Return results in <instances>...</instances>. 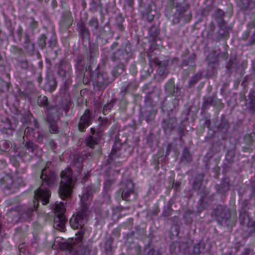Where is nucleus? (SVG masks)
<instances>
[{
	"instance_id": "obj_19",
	"label": "nucleus",
	"mask_w": 255,
	"mask_h": 255,
	"mask_svg": "<svg viewBox=\"0 0 255 255\" xmlns=\"http://www.w3.org/2000/svg\"><path fill=\"white\" fill-rule=\"evenodd\" d=\"M188 6L185 5L181 7L179 13V17L182 19L185 22H188L192 18V14L190 11L188 10Z\"/></svg>"
},
{
	"instance_id": "obj_58",
	"label": "nucleus",
	"mask_w": 255,
	"mask_h": 255,
	"mask_svg": "<svg viewBox=\"0 0 255 255\" xmlns=\"http://www.w3.org/2000/svg\"><path fill=\"white\" fill-rule=\"evenodd\" d=\"M24 43H29V42L31 41L29 34L27 31H25L24 33Z\"/></svg>"
},
{
	"instance_id": "obj_61",
	"label": "nucleus",
	"mask_w": 255,
	"mask_h": 255,
	"mask_svg": "<svg viewBox=\"0 0 255 255\" xmlns=\"http://www.w3.org/2000/svg\"><path fill=\"white\" fill-rule=\"evenodd\" d=\"M172 186L175 190L178 191L180 188V182L178 181L174 182Z\"/></svg>"
},
{
	"instance_id": "obj_44",
	"label": "nucleus",
	"mask_w": 255,
	"mask_h": 255,
	"mask_svg": "<svg viewBox=\"0 0 255 255\" xmlns=\"http://www.w3.org/2000/svg\"><path fill=\"white\" fill-rule=\"evenodd\" d=\"M3 181L5 182V187L8 189H10L11 188V186L13 184V181L11 178V177L9 175H6L3 178Z\"/></svg>"
},
{
	"instance_id": "obj_32",
	"label": "nucleus",
	"mask_w": 255,
	"mask_h": 255,
	"mask_svg": "<svg viewBox=\"0 0 255 255\" xmlns=\"http://www.w3.org/2000/svg\"><path fill=\"white\" fill-rule=\"evenodd\" d=\"M47 38V36L44 34H41L38 38L37 44L41 49H44L46 48Z\"/></svg>"
},
{
	"instance_id": "obj_22",
	"label": "nucleus",
	"mask_w": 255,
	"mask_h": 255,
	"mask_svg": "<svg viewBox=\"0 0 255 255\" xmlns=\"http://www.w3.org/2000/svg\"><path fill=\"white\" fill-rule=\"evenodd\" d=\"M84 232L82 231H79L78 234H76L75 241L72 243H67L66 245V249L67 250L72 251L74 249V246L76 244V242L77 243H80L82 242L83 238Z\"/></svg>"
},
{
	"instance_id": "obj_36",
	"label": "nucleus",
	"mask_w": 255,
	"mask_h": 255,
	"mask_svg": "<svg viewBox=\"0 0 255 255\" xmlns=\"http://www.w3.org/2000/svg\"><path fill=\"white\" fill-rule=\"evenodd\" d=\"M88 24L92 27V30H96L100 26L98 19L95 17H91L89 21Z\"/></svg>"
},
{
	"instance_id": "obj_23",
	"label": "nucleus",
	"mask_w": 255,
	"mask_h": 255,
	"mask_svg": "<svg viewBox=\"0 0 255 255\" xmlns=\"http://www.w3.org/2000/svg\"><path fill=\"white\" fill-rule=\"evenodd\" d=\"M121 145L120 144H115L110 154V158L112 160H115L120 157V151Z\"/></svg>"
},
{
	"instance_id": "obj_1",
	"label": "nucleus",
	"mask_w": 255,
	"mask_h": 255,
	"mask_svg": "<svg viewBox=\"0 0 255 255\" xmlns=\"http://www.w3.org/2000/svg\"><path fill=\"white\" fill-rule=\"evenodd\" d=\"M95 192L93 186H88L86 188L85 193L81 198V204L79 209L75 216H73L70 220V224L74 229L82 228L88 220V216L90 213L89 205L86 201L92 199L93 193Z\"/></svg>"
},
{
	"instance_id": "obj_9",
	"label": "nucleus",
	"mask_w": 255,
	"mask_h": 255,
	"mask_svg": "<svg viewBox=\"0 0 255 255\" xmlns=\"http://www.w3.org/2000/svg\"><path fill=\"white\" fill-rule=\"evenodd\" d=\"M91 114L89 110L86 109L83 115L81 117L78 124V129L82 132L85 131V129L90 125Z\"/></svg>"
},
{
	"instance_id": "obj_7",
	"label": "nucleus",
	"mask_w": 255,
	"mask_h": 255,
	"mask_svg": "<svg viewBox=\"0 0 255 255\" xmlns=\"http://www.w3.org/2000/svg\"><path fill=\"white\" fill-rule=\"evenodd\" d=\"M40 178L42 185L52 187L56 184L57 176L54 171L45 166L41 170Z\"/></svg>"
},
{
	"instance_id": "obj_56",
	"label": "nucleus",
	"mask_w": 255,
	"mask_h": 255,
	"mask_svg": "<svg viewBox=\"0 0 255 255\" xmlns=\"http://www.w3.org/2000/svg\"><path fill=\"white\" fill-rule=\"evenodd\" d=\"M249 98L250 101L249 102H254L255 101V91H251L249 93Z\"/></svg>"
},
{
	"instance_id": "obj_6",
	"label": "nucleus",
	"mask_w": 255,
	"mask_h": 255,
	"mask_svg": "<svg viewBox=\"0 0 255 255\" xmlns=\"http://www.w3.org/2000/svg\"><path fill=\"white\" fill-rule=\"evenodd\" d=\"M119 190L121 193V196L123 200L127 201H131L137 197V194L134 190V185L130 180H127L123 182Z\"/></svg>"
},
{
	"instance_id": "obj_50",
	"label": "nucleus",
	"mask_w": 255,
	"mask_h": 255,
	"mask_svg": "<svg viewBox=\"0 0 255 255\" xmlns=\"http://www.w3.org/2000/svg\"><path fill=\"white\" fill-rule=\"evenodd\" d=\"M48 47L53 48L56 46L57 39L55 36H52L48 41Z\"/></svg>"
},
{
	"instance_id": "obj_24",
	"label": "nucleus",
	"mask_w": 255,
	"mask_h": 255,
	"mask_svg": "<svg viewBox=\"0 0 255 255\" xmlns=\"http://www.w3.org/2000/svg\"><path fill=\"white\" fill-rule=\"evenodd\" d=\"M240 6L244 9L251 10L255 7V2L250 0H242Z\"/></svg>"
},
{
	"instance_id": "obj_39",
	"label": "nucleus",
	"mask_w": 255,
	"mask_h": 255,
	"mask_svg": "<svg viewBox=\"0 0 255 255\" xmlns=\"http://www.w3.org/2000/svg\"><path fill=\"white\" fill-rule=\"evenodd\" d=\"M92 32L93 34L97 36V38H101L102 36L105 35L106 31L104 27L99 26V28H97L96 30H92Z\"/></svg>"
},
{
	"instance_id": "obj_55",
	"label": "nucleus",
	"mask_w": 255,
	"mask_h": 255,
	"mask_svg": "<svg viewBox=\"0 0 255 255\" xmlns=\"http://www.w3.org/2000/svg\"><path fill=\"white\" fill-rule=\"evenodd\" d=\"M19 65L22 69H26L28 67V63L27 60H21L19 62Z\"/></svg>"
},
{
	"instance_id": "obj_16",
	"label": "nucleus",
	"mask_w": 255,
	"mask_h": 255,
	"mask_svg": "<svg viewBox=\"0 0 255 255\" xmlns=\"http://www.w3.org/2000/svg\"><path fill=\"white\" fill-rule=\"evenodd\" d=\"M72 21L70 13L69 12H65L63 13L61 16L59 24L61 28L66 29L72 24Z\"/></svg>"
},
{
	"instance_id": "obj_20",
	"label": "nucleus",
	"mask_w": 255,
	"mask_h": 255,
	"mask_svg": "<svg viewBox=\"0 0 255 255\" xmlns=\"http://www.w3.org/2000/svg\"><path fill=\"white\" fill-rule=\"evenodd\" d=\"M23 144L24 148L31 152L33 154L37 155L38 154V146L35 144L31 140H28L25 141L24 136H23Z\"/></svg>"
},
{
	"instance_id": "obj_25",
	"label": "nucleus",
	"mask_w": 255,
	"mask_h": 255,
	"mask_svg": "<svg viewBox=\"0 0 255 255\" xmlns=\"http://www.w3.org/2000/svg\"><path fill=\"white\" fill-rule=\"evenodd\" d=\"M54 211L55 217L65 216L64 213L65 211V208L63 203H56L55 205Z\"/></svg>"
},
{
	"instance_id": "obj_60",
	"label": "nucleus",
	"mask_w": 255,
	"mask_h": 255,
	"mask_svg": "<svg viewBox=\"0 0 255 255\" xmlns=\"http://www.w3.org/2000/svg\"><path fill=\"white\" fill-rule=\"evenodd\" d=\"M23 28L21 26L19 25L17 29L16 33L17 35L19 36L20 40L21 39V36L23 33Z\"/></svg>"
},
{
	"instance_id": "obj_2",
	"label": "nucleus",
	"mask_w": 255,
	"mask_h": 255,
	"mask_svg": "<svg viewBox=\"0 0 255 255\" xmlns=\"http://www.w3.org/2000/svg\"><path fill=\"white\" fill-rule=\"evenodd\" d=\"M61 181L58 189V194L63 200L70 198L74 186L73 172L71 168L63 170L60 173Z\"/></svg>"
},
{
	"instance_id": "obj_31",
	"label": "nucleus",
	"mask_w": 255,
	"mask_h": 255,
	"mask_svg": "<svg viewBox=\"0 0 255 255\" xmlns=\"http://www.w3.org/2000/svg\"><path fill=\"white\" fill-rule=\"evenodd\" d=\"M124 70L125 65H124L123 63H121L114 68L112 71V73L115 77H117L122 73H123Z\"/></svg>"
},
{
	"instance_id": "obj_62",
	"label": "nucleus",
	"mask_w": 255,
	"mask_h": 255,
	"mask_svg": "<svg viewBox=\"0 0 255 255\" xmlns=\"http://www.w3.org/2000/svg\"><path fill=\"white\" fill-rule=\"evenodd\" d=\"M222 187L223 188V191L225 192L228 190H229V183L227 182H224L221 185Z\"/></svg>"
},
{
	"instance_id": "obj_37",
	"label": "nucleus",
	"mask_w": 255,
	"mask_h": 255,
	"mask_svg": "<svg viewBox=\"0 0 255 255\" xmlns=\"http://www.w3.org/2000/svg\"><path fill=\"white\" fill-rule=\"evenodd\" d=\"M165 90L170 94L174 92V83L173 79H170L165 86Z\"/></svg>"
},
{
	"instance_id": "obj_5",
	"label": "nucleus",
	"mask_w": 255,
	"mask_h": 255,
	"mask_svg": "<svg viewBox=\"0 0 255 255\" xmlns=\"http://www.w3.org/2000/svg\"><path fill=\"white\" fill-rule=\"evenodd\" d=\"M131 46L128 41L114 53L112 59L114 61H119L122 63L127 62L131 57Z\"/></svg>"
},
{
	"instance_id": "obj_43",
	"label": "nucleus",
	"mask_w": 255,
	"mask_h": 255,
	"mask_svg": "<svg viewBox=\"0 0 255 255\" xmlns=\"http://www.w3.org/2000/svg\"><path fill=\"white\" fill-rule=\"evenodd\" d=\"M10 51L15 55H21L23 53L22 49L15 45H11L10 46Z\"/></svg>"
},
{
	"instance_id": "obj_54",
	"label": "nucleus",
	"mask_w": 255,
	"mask_h": 255,
	"mask_svg": "<svg viewBox=\"0 0 255 255\" xmlns=\"http://www.w3.org/2000/svg\"><path fill=\"white\" fill-rule=\"evenodd\" d=\"M200 253V246L199 244H196L193 246L192 254L194 255H198Z\"/></svg>"
},
{
	"instance_id": "obj_14",
	"label": "nucleus",
	"mask_w": 255,
	"mask_h": 255,
	"mask_svg": "<svg viewBox=\"0 0 255 255\" xmlns=\"http://www.w3.org/2000/svg\"><path fill=\"white\" fill-rule=\"evenodd\" d=\"M58 107L57 106H51L48 108L45 113L46 114V121L47 122L56 121L57 118Z\"/></svg>"
},
{
	"instance_id": "obj_53",
	"label": "nucleus",
	"mask_w": 255,
	"mask_h": 255,
	"mask_svg": "<svg viewBox=\"0 0 255 255\" xmlns=\"http://www.w3.org/2000/svg\"><path fill=\"white\" fill-rule=\"evenodd\" d=\"M248 109L251 114L255 116V101L249 103Z\"/></svg>"
},
{
	"instance_id": "obj_11",
	"label": "nucleus",
	"mask_w": 255,
	"mask_h": 255,
	"mask_svg": "<svg viewBox=\"0 0 255 255\" xmlns=\"http://www.w3.org/2000/svg\"><path fill=\"white\" fill-rule=\"evenodd\" d=\"M150 62H152L155 64L156 65H158L159 67L157 70V74L162 76L163 78H165L168 74V71L166 65L164 63L159 61L157 58L152 55H150L148 53Z\"/></svg>"
},
{
	"instance_id": "obj_57",
	"label": "nucleus",
	"mask_w": 255,
	"mask_h": 255,
	"mask_svg": "<svg viewBox=\"0 0 255 255\" xmlns=\"http://www.w3.org/2000/svg\"><path fill=\"white\" fill-rule=\"evenodd\" d=\"M159 212V209L157 206H154L152 210L151 211L150 213V216L151 218H153V217L156 216L157 215V214Z\"/></svg>"
},
{
	"instance_id": "obj_34",
	"label": "nucleus",
	"mask_w": 255,
	"mask_h": 255,
	"mask_svg": "<svg viewBox=\"0 0 255 255\" xmlns=\"http://www.w3.org/2000/svg\"><path fill=\"white\" fill-rule=\"evenodd\" d=\"M37 102L39 106L43 107H47L49 104L48 98L46 96L42 95L38 96Z\"/></svg>"
},
{
	"instance_id": "obj_30",
	"label": "nucleus",
	"mask_w": 255,
	"mask_h": 255,
	"mask_svg": "<svg viewBox=\"0 0 255 255\" xmlns=\"http://www.w3.org/2000/svg\"><path fill=\"white\" fill-rule=\"evenodd\" d=\"M116 102V99H112L109 102H108L107 104L105 105L103 109V114L104 115L107 114L113 108Z\"/></svg>"
},
{
	"instance_id": "obj_33",
	"label": "nucleus",
	"mask_w": 255,
	"mask_h": 255,
	"mask_svg": "<svg viewBox=\"0 0 255 255\" xmlns=\"http://www.w3.org/2000/svg\"><path fill=\"white\" fill-rule=\"evenodd\" d=\"M214 98L210 96H205L203 98V103L202 104V109H206L209 106L213 104Z\"/></svg>"
},
{
	"instance_id": "obj_29",
	"label": "nucleus",
	"mask_w": 255,
	"mask_h": 255,
	"mask_svg": "<svg viewBox=\"0 0 255 255\" xmlns=\"http://www.w3.org/2000/svg\"><path fill=\"white\" fill-rule=\"evenodd\" d=\"M85 143L87 146L94 148L95 146L98 144V142L93 136H89L86 138Z\"/></svg>"
},
{
	"instance_id": "obj_28",
	"label": "nucleus",
	"mask_w": 255,
	"mask_h": 255,
	"mask_svg": "<svg viewBox=\"0 0 255 255\" xmlns=\"http://www.w3.org/2000/svg\"><path fill=\"white\" fill-rule=\"evenodd\" d=\"M195 58V55L194 54H192L187 60H184L183 61L182 64L183 65L186 66H188L189 67L191 68H194L195 67V63L194 61V59Z\"/></svg>"
},
{
	"instance_id": "obj_51",
	"label": "nucleus",
	"mask_w": 255,
	"mask_h": 255,
	"mask_svg": "<svg viewBox=\"0 0 255 255\" xmlns=\"http://www.w3.org/2000/svg\"><path fill=\"white\" fill-rule=\"evenodd\" d=\"M202 184V179H196L193 183V188L195 190H199Z\"/></svg>"
},
{
	"instance_id": "obj_45",
	"label": "nucleus",
	"mask_w": 255,
	"mask_h": 255,
	"mask_svg": "<svg viewBox=\"0 0 255 255\" xmlns=\"http://www.w3.org/2000/svg\"><path fill=\"white\" fill-rule=\"evenodd\" d=\"M201 76L202 74L201 73H197L189 80V84L191 85H194L201 79Z\"/></svg>"
},
{
	"instance_id": "obj_52",
	"label": "nucleus",
	"mask_w": 255,
	"mask_h": 255,
	"mask_svg": "<svg viewBox=\"0 0 255 255\" xmlns=\"http://www.w3.org/2000/svg\"><path fill=\"white\" fill-rule=\"evenodd\" d=\"M98 121L101 126L105 127L110 124L108 119L107 118H101L100 117L98 119Z\"/></svg>"
},
{
	"instance_id": "obj_35",
	"label": "nucleus",
	"mask_w": 255,
	"mask_h": 255,
	"mask_svg": "<svg viewBox=\"0 0 255 255\" xmlns=\"http://www.w3.org/2000/svg\"><path fill=\"white\" fill-rule=\"evenodd\" d=\"M250 218V216L246 211L244 210L243 211H241L239 217L240 225H242L243 223H245V222H247Z\"/></svg>"
},
{
	"instance_id": "obj_13",
	"label": "nucleus",
	"mask_w": 255,
	"mask_h": 255,
	"mask_svg": "<svg viewBox=\"0 0 255 255\" xmlns=\"http://www.w3.org/2000/svg\"><path fill=\"white\" fill-rule=\"evenodd\" d=\"M72 71V66L69 63L66 61H61L59 64L58 74L65 78L67 74H70Z\"/></svg>"
},
{
	"instance_id": "obj_18",
	"label": "nucleus",
	"mask_w": 255,
	"mask_h": 255,
	"mask_svg": "<svg viewBox=\"0 0 255 255\" xmlns=\"http://www.w3.org/2000/svg\"><path fill=\"white\" fill-rule=\"evenodd\" d=\"M225 14L226 13L224 11L219 8L215 10L212 14V17L216 21L218 25L227 23L224 20Z\"/></svg>"
},
{
	"instance_id": "obj_47",
	"label": "nucleus",
	"mask_w": 255,
	"mask_h": 255,
	"mask_svg": "<svg viewBox=\"0 0 255 255\" xmlns=\"http://www.w3.org/2000/svg\"><path fill=\"white\" fill-rule=\"evenodd\" d=\"M23 47L27 52H33L34 51V44L31 41L29 43H24Z\"/></svg>"
},
{
	"instance_id": "obj_8",
	"label": "nucleus",
	"mask_w": 255,
	"mask_h": 255,
	"mask_svg": "<svg viewBox=\"0 0 255 255\" xmlns=\"http://www.w3.org/2000/svg\"><path fill=\"white\" fill-rule=\"evenodd\" d=\"M109 83L107 73L98 72L94 78V85L99 90H104Z\"/></svg>"
},
{
	"instance_id": "obj_10",
	"label": "nucleus",
	"mask_w": 255,
	"mask_h": 255,
	"mask_svg": "<svg viewBox=\"0 0 255 255\" xmlns=\"http://www.w3.org/2000/svg\"><path fill=\"white\" fill-rule=\"evenodd\" d=\"M241 228L244 236L249 237L255 232V221L250 218L247 222H245L241 225Z\"/></svg>"
},
{
	"instance_id": "obj_4",
	"label": "nucleus",
	"mask_w": 255,
	"mask_h": 255,
	"mask_svg": "<svg viewBox=\"0 0 255 255\" xmlns=\"http://www.w3.org/2000/svg\"><path fill=\"white\" fill-rule=\"evenodd\" d=\"M51 192L48 188L42 189L40 187L35 191L34 200L32 207H24L22 210V217L24 219H28L33 215L34 210L39 205V201H41L43 205H46L49 202V198Z\"/></svg>"
},
{
	"instance_id": "obj_40",
	"label": "nucleus",
	"mask_w": 255,
	"mask_h": 255,
	"mask_svg": "<svg viewBox=\"0 0 255 255\" xmlns=\"http://www.w3.org/2000/svg\"><path fill=\"white\" fill-rule=\"evenodd\" d=\"M148 32L150 36L152 38H154L158 34L159 32V29H158V27L156 26L152 25L149 28Z\"/></svg>"
},
{
	"instance_id": "obj_49",
	"label": "nucleus",
	"mask_w": 255,
	"mask_h": 255,
	"mask_svg": "<svg viewBox=\"0 0 255 255\" xmlns=\"http://www.w3.org/2000/svg\"><path fill=\"white\" fill-rule=\"evenodd\" d=\"M8 129L10 130L11 132L13 130V129L12 128V125L10 121L8 119H6L4 123L3 130H7Z\"/></svg>"
},
{
	"instance_id": "obj_46",
	"label": "nucleus",
	"mask_w": 255,
	"mask_h": 255,
	"mask_svg": "<svg viewBox=\"0 0 255 255\" xmlns=\"http://www.w3.org/2000/svg\"><path fill=\"white\" fill-rule=\"evenodd\" d=\"M35 129H34L33 128H30V127H27L25 130H24V137L25 136H32V134H35Z\"/></svg>"
},
{
	"instance_id": "obj_12",
	"label": "nucleus",
	"mask_w": 255,
	"mask_h": 255,
	"mask_svg": "<svg viewBox=\"0 0 255 255\" xmlns=\"http://www.w3.org/2000/svg\"><path fill=\"white\" fill-rule=\"evenodd\" d=\"M219 29L216 36V40L219 41L222 39H227L229 37V27L226 26V23L218 25Z\"/></svg>"
},
{
	"instance_id": "obj_15",
	"label": "nucleus",
	"mask_w": 255,
	"mask_h": 255,
	"mask_svg": "<svg viewBox=\"0 0 255 255\" xmlns=\"http://www.w3.org/2000/svg\"><path fill=\"white\" fill-rule=\"evenodd\" d=\"M79 34L83 42H89L90 40V30L85 23L81 22L79 26Z\"/></svg>"
},
{
	"instance_id": "obj_41",
	"label": "nucleus",
	"mask_w": 255,
	"mask_h": 255,
	"mask_svg": "<svg viewBox=\"0 0 255 255\" xmlns=\"http://www.w3.org/2000/svg\"><path fill=\"white\" fill-rule=\"evenodd\" d=\"M49 124V131L51 133H57L58 132V128L56 121L47 122Z\"/></svg>"
},
{
	"instance_id": "obj_3",
	"label": "nucleus",
	"mask_w": 255,
	"mask_h": 255,
	"mask_svg": "<svg viewBox=\"0 0 255 255\" xmlns=\"http://www.w3.org/2000/svg\"><path fill=\"white\" fill-rule=\"evenodd\" d=\"M214 214L217 221L222 226L232 227L237 223L236 209L230 210L226 206L219 205L215 209Z\"/></svg>"
},
{
	"instance_id": "obj_26",
	"label": "nucleus",
	"mask_w": 255,
	"mask_h": 255,
	"mask_svg": "<svg viewBox=\"0 0 255 255\" xmlns=\"http://www.w3.org/2000/svg\"><path fill=\"white\" fill-rule=\"evenodd\" d=\"M192 160V156L187 149H184L181 157V161L185 164L191 162Z\"/></svg>"
},
{
	"instance_id": "obj_38",
	"label": "nucleus",
	"mask_w": 255,
	"mask_h": 255,
	"mask_svg": "<svg viewBox=\"0 0 255 255\" xmlns=\"http://www.w3.org/2000/svg\"><path fill=\"white\" fill-rule=\"evenodd\" d=\"M244 140L248 145L252 144L255 140V132L246 134L244 136Z\"/></svg>"
},
{
	"instance_id": "obj_48",
	"label": "nucleus",
	"mask_w": 255,
	"mask_h": 255,
	"mask_svg": "<svg viewBox=\"0 0 255 255\" xmlns=\"http://www.w3.org/2000/svg\"><path fill=\"white\" fill-rule=\"evenodd\" d=\"M32 137L35 138L36 141L38 143H41L43 139V135L37 131L35 134H32Z\"/></svg>"
},
{
	"instance_id": "obj_63",
	"label": "nucleus",
	"mask_w": 255,
	"mask_h": 255,
	"mask_svg": "<svg viewBox=\"0 0 255 255\" xmlns=\"http://www.w3.org/2000/svg\"><path fill=\"white\" fill-rule=\"evenodd\" d=\"M146 255H161L158 252L153 250H149Z\"/></svg>"
},
{
	"instance_id": "obj_21",
	"label": "nucleus",
	"mask_w": 255,
	"mask_h": 255,
	"mask_svg": "<svg viewBox=\"0 0 255 255\" xmlns=\"http://www.w3.org/2000/svg\"><path fill=\"white\" fill-rule=\"evenodd\" d=\"M65 216L55 217L54 220L53 227L58 230L63 231L65 229Z\"/></svg>"
},
{
	"instance_id": "obj_42",
	"label": "nucleus",
	"mask_w": 255,
	"mask_h": 255,
	"mask_svg": "<svg viewBox=\"0 0 255 255\" xmlns=\"http://www.w3.org/2000/svg\"><path fill=\"white\" fill-rule=\"evenodd\" d=\"M29 19L30 21L29 23V27L32 31H33L38 28V22L32 17H30Z\"/></svg>"
},
{
	"instance_id": "obj_59",
	"label": "nucleus",
	"mask_w": 255,
	"mask_h": 255,
	"mask_svg": "<svg viewBox=\"0 0 255 255\" xmlns=\"http://www.w3.org/2000/svg\"><path fill=\"white\" fill-rule=\"evenodd\" d=\"M172 210L171 208V206H169L168 207V211H164L162 214L165 217H168L171 215Z\"/></svg>"
},
{
	"instance_id": "obj_27",
	"label": "nucleus",
	"mask_w": 255,
	"mask_h": 255,
	"mask_svg": "<svg viewBox=\"0 0 255 255\" xmlns=\"http://www.w3.org/2000/svg\"><path fill=\"white\" fill-rule=\"evenodd\" d=\"M137 88V84L135 82H131L128 84V85L125 87L124 90H122L121 92V94L124 96H125L128 91H133L136 89Z\"/></svg>"
},
{
	"instance_id": "obj_17",
	"label": "nucleus",
	"mask_w": 255,
	"mask_h": 255,
	"mask_svg": "<svg viewBox=\"0 0 255 255\" xmlns=\"http://www.w3.org/2000/svg\"><path fill=\"white\" fill-rule=\"evenodd\" d=\"M44 89L46 91L52 92L57 86V82L55 79L52 76H47L45 79Z\"/></svg>"
},
{
	"instance_id": "obj_64",
	"label": "nucleus",
	"mask_w": 255,
	"mask_h": 255,
	"mask_svg": "<svg viewBox=\"0 0 255 255\" xmlns=\"http://www.w3.org/2000/svg\"><path fill=\"white\" fill-rule=\"evenodd\" d=\"M209 27L210 31L211 32H214V30H215L216 26H215V25L214 24V23L213 22H211L209 24Z\"/></svg>"
}]
</instances>
